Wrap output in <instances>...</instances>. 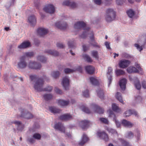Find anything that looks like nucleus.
Returning <instances> with one entry per match:
<instances>
[{
	"label": "nucleus",
	"mask_w": 146,
	"mask_h": 146,
	"mask_svg": "<svg viewBox=\"0 0 146 146\" xmlns=\"http://www.w3.org/2000/svg\"><path fill=\"white\" fill-rule=\"evenodd\" d=\"M31 81L35 82L34 84V88L38 92L46 91L50 92L52 89V87L50 86H48L46 88H43L44 81L40 78H38L35 75H31L29 76Z\"/></svg>",
	"instance_id": "1"
},
{
	"label": "nucleus",
	"mask_w": 146,
	"mask_h": 146,
	"mask_svg": "<svg viewBox=\"0 0 146 146\" xmlns=\"http://www.w3.org/2000/svg\"><path fill=\"white\" fill-rule=\"evenodd\" d=\"M115 17V11L112 9H108L106 12V20L108 22H110L113 20Z\"/></svg>",
	"instance_id": "2"
},
{
	"label": "nucleus",
	"mask_w": 146,
	"mask_h": 146,
	"mask_svg": "<svg viewBox=\"0 0 146 146\" xmlns=\"http://www.w3.org/2000/svg\"><path fill=\"white\" fill-rule=\"evenodd\" d=\"M17 66L18 68L23 69L26 68L27 66V63L25 56H21L20 58L19 61L17 62Z\"/></svg>",
	"instance_id": "3"
},
{
	"label": "nucleus",
	"mask_w": 146,
	"mask_h": 146,
	"mask_svg": "<svg viewBox=\"0 0 146 146\" xmlns=\"http://www.w3.org/2000/svg\"><path fill=\"white\" fill-rule=\"evenodd\" d=\"M20 111V117L28 119L32 118L33 117V116L32 113L25 109H21Z\"/></svg>",
	"instance_id": "4"
},
{
	"label": "nucleus",
	"mask_w": 146,
	"mask_h": 146,
	"mask_svg": "<svg viewBox=\"0 0 146 146\" xmlns=\"http://www.w3.org/2000/svg\"><path fill=\"white\" fill-rule=\"evenodd\" d=\"M108 112L109 113V117L113 119V120L115 121L117 127H120L121 126V123L116 120V116L113 112L111 109H110L108 110Z\"/></svg>",
	"instance_id": "5"
},
{
	"label": "nucleus",
	"mask_w": 146,
	"mask_h": 146,
	"mask_svg": "<svg viewBox=\"0 0 146 146\" xmlns=\"http://www.w3.org/2000/svg\"><path fill=\"white\" fill-rule=\"evenodd\" d=\"M43 10L44 11L47 13L52 14L55 12V8L52 5L48 4L44 8Z\"/></svg>",
	"instance_id": "6"
},
{
	"label": "nucleus",
	"mask_w": 146,
	"mask_h": 146,
	"mask_svg": "<svg viewBox=\"0 0 146 146\" xmlns=\"http://www.w3.org/2000/svg\"><path fill=\"white\" fill-rule=\"evenodd\" d=\"M97 135L100 138L106 141H108L109 139L108 135L104 131L101 132L99 131L97 132Z\"/></svg>",
	"instance_id": "7"
},
{
	"label": "nucleus",
	"mask_w": 146,
	"mask_h": 146,
	"mask_svg": "<svg viewBox=\"0 0 146 146\" xmlns=\"http://www.w3.org/2000/svg\"><path fill=\"white\" fill-rule=\"evenodd\" d=\"M62 84L66 90L68 89L69 85V79L68 77L65 76L63 78Z\"/></svg>",
	"instance_id": "8"
},
{
	"label": "nucleus",
	"mask_w": 146,
	"mask_h": 146,
	"mask_svg": "<svg viewBox=\"0 0 146 146\" xmlns=\"http://www.w3.org/2000/svg\"><path fill=\"white\" fill-rule=\"evenodd\" d=\"M130 63V62L127 60H121L119 62V66L121 68H124L127 67Z\"/></svg>",
	"instance_id": "9"
},
{
	"label": "nucleus",
	"mask_w": 146,
	"mask_h": 146,
	"mask_svg": "<svg viewBox=\"0 0 146 146\" xmlns=\"http://www.w3.org/2000/svg\"><path fill=\"white\" fill-rule=\"evenodd\" d=\"M31 46V43L29 41H25L22 42L18 46V48L19 49L26 48Z\"/></svg>",
	"instance_id": "10"
},
{
	"label": "nucleus",
	"mask_w": 146,
	"mask_h": 146,
	"mask_svg": "<svg viewBox=\"0 0 146 146\" xmlns=\"http://www.w3.org/2000/svg\"><path fill=\"white\" fill-rule=\"evenodd\" d=\"M112 69L111 67H108V72L107 73V76L109 82L108 86L109 87L112 81Z\"/></svg>",
	"instance_id": "11"
},
{
	"label": "nucleus",
	"mask_w": 146,
	"mask_h": 146,
	"mask_svg": "<svg viewBox=\"0 0 146 146\" xmlns=\"http://www.w3.org/2000/svg\"><path fill=\"white\" fill-rule=\"evenodd\" d=\"M55 26L60 29H64L67 27V23L65 22H58L56 23Z\"/></svg>",
	"instance_id": "12"
},
{
	"label": "nucleus",
	"mask_w": 146,
	"mask_h": 146,
	"mask_svg": "<svg viewBox=\"0 0 146 146\" xmlns=\"http://www.w3.org/2000/svg\"><path fill=\"white\" fill-rule=\"evenodd\" d=\"M63 5L68 6L72 8H74L76 7V4L74 2L71 1L70 0H67L63 2Z\"/></svg>",
	"instance_id": "13"
},
{
	"label": "nucleus",
	"mask_w": 146,
	"mask_h": 146,
	"mask_svg": "<svg viewBox=\"0 0 146 146\" xmlns=\"http://www.w3.org/2000/svg\"><path fill=\"white\" fill-rule=\"evenodd\" d=\"M54 128L62 132H65V128L63 126V125L60 123L59 122L55 124L54 126Z\"/></svg>",
	"instance_id": "14"
},
{
	"label": "nucleus",
	"mask_w": 146,
	"mask_h": 146,
	"mask_svg": "<svg viewBox=\"0 0 146 146\" xmlns=\"http://www.w3.org/2000/svg\"><path fill=\"white\" fill-rule=\"evenodd\" d=\"M86 26V24L84 22L79 21L75 23L74 27L75 29H78L84 28Z\"/></svg>",
	"instance_id": "15"
},
{
	"label": "nucleus",
	"mask_w": 146,
	"mask_h": 146,
	"mask_svg": "<svg viewBox=\"0 0 146 146\" xmlns=\"http://www.w3.org/2000/svg\"><path fill=\"white\" fill-rule=\"evenodd\" d=\"M48 32V29L43 28H39L37 30L38 35L40 36H42L46 35Z\"/></svg>",
	"instance_id": "16"
},
{
	"label": "nucleus",
	"mask_w": 146,
	"mask_h": 146,
	"mask_svg": "<svg viewBox=\"0 0 146 146\" xmlns=\"http://www.w3.org/2000/svg\"><path fill=\"white\" fill-rule=\"evenodd\" d=\"M59 118L62 120L67 121L72 119L73 117L72 115L67 113L60 116Z\"/></svg>",
	"instance_id": "17"
},
{
	"label": "nucleus",
	"mask_w": 146,
	"mask_h": 146,
	"mask_svg": "<svg viewBox=\"0 0 146 146\" xmlns=\"http://www.w3.org/2000/svg\"><path fill=\"white\" fill-rule=\"evenodd\" d=\"M17 126V129L19 131H22L24 129V125L21 122L19 121H16L12 122Z\"/></svg>",
	"instance_id": "18"
},
{
	"label": "nucleus",
	"mask_w": 146,
	"mask_h": 146,
	"mask_svg": "<svg viewBox=\"0 0 146 146\" xmlns=\"http://www.w3.org/2000/svg\"><path fill=\"white\" fill-rule=\"evenodd\" d=\"M132 114L134 115L136 117H138V115L137 114L136 111L134 110H130L127 111L125 113L124 115L126 117H127L130 116Z\"/></svg>",
	"instance_id": "19"
},
{
	"label": "nucleus",
	"mask_w": 146,
	"mask_h": 146,
	"mask_svg": "<svg viewBox=\"0 0 146 146\" xmlns=\"http://www.w3.org/2000/svg\"><path fill=\"white\" fill-rule=\"evenodd\" d=\"M28 21L32 26L35 25L36 23V18L34 15H31L28 18Z\"/></svg>",
	"instance_id": "20"
},
{
	"label": "nucleus",
	"mask_w": 146,
	"mask_h": 146,
	"mask_svg": "<svg viewBox=\"0 0 146 146\" xmlns=\"http://www.w3.org/2000/svg\"><path fill=\"white\" fill-rule=\"evenodd\" d=\"M127 80L125 78H123L120 80L119 82V85L121 90H124L126 87Z\"/></svg>",
	"instance_id": "21"
},
{
	"label": "nucleus",
	"mask_w": 146,
	"mask_h": 146,
	"mask_svg": "<svg viewBox=\"0 0 146 146\" xmlns=\"http://www.w3.org/2000/svg\"><path fill=\"white\" fill-rule=\"evenodd\" d=\"M89 121L86 120L82 121L80 124L83 129H85L87 128L89 125Z\"/></svg>",
	"instance_id": "22"
},
{
	"label": "nucleus",
	"mask_w": 146,
	"mask_h": 146,
	"mask_svg": "<svg viewBox=\"0 0 146 146\" xmlns=\"http://www.w3.org/2000/svg\"><path fill=\"white\" fill-rule=\"evenodd\" d=\"M45 52L54 56H57L59 54V52L57 51L54 50H47L45 51Z\"/></svg>",
	"instance_id": "23"
},
{
	"label": "nucleus",
	"mask_w": 146,
	"mask_h": 146,
	"mask_svg": "<svg viewBox=\"0 0 146 146\" xmlns=\"http://www.w3.org/2000/svg\"><path fill=\"white\" fill-rule=\"evenodd\" d=\"M85 68L86 72L89 74H92L94 71V68L90 65L86 66Z\"/></svg>",
	"instance_id": "24"
},
{
	"label": "nucleus",
	"mask_w": 146,
	"mask_h": 146,
	"mask_svg": "<svg viewBox=\"0 0 146 146\" xmlns=\"http://www.w3.org/2000/svg\"><path fill=\"white\" fill-rule=\"evenodd\" d=\"M88 139L86 135L84 134L82 138L81 141L79 143V144L80 145H82L88 140Z\"/></svg>",
	"instance_id": "25"
},
{
	"label": "nucleus",
	"mask_w": 146,
	"mask_h": 146,
	"mask_svg": "<svg viewBox=\"0 0 146 146\" xmlns=\"http://www.w3.org/2000/svg\"><path fill=\"white\" fill-rule=\"evenodd\" d=\"M93 109L95 112H97L99 114L102 113L104 111V110L102 109L96 105H94Z\"/></svg>",
	"instance_id": "26"
},
{
	"label": "nucleus",
	"mask_w": 146,
	"mask_h": 146,
	"mask_svg": "<svg viewBox=\"0 0 146 146\" xmlns=\"http://www.w3.org/2000/svg\"><path fill=\"white\" fill-rule=\"evenodd\" d=\"M127 72L129 73H138L139 71L135 67L133 66H130L127 69Z\"/></svg>",
	"instance_id": "27"
},
{
	"label": "nucleus",
	"mask_w": 146,
	"mask_h": 146,
	"mask_svg": "<svg viewBox=\"0 0 146 146\" xmlns=\"http://www.w3.org/2000/svg\"><path fill=\"white\" fill-rule=\"evenodd\" d=\"M58 103L59 105L61 106H66L69 104V101L62 100H58Z\"/></svg>",
	"instance_id": "28"
},
{
	"label": "nucleus",
	"mask_w": 146,
	"mask_h": 146,
	"mask_svg": "<svg viewBox=\"0 0 146 146\" xmlns=\"http://www.w3.org/2000/svg\"><path fill=\"white\" fill-rule=\"evenodd\" d=\"M90 28L89 27H85L84 29L85 31L83 32L82 34L80 35V37L82 38H85L87 34H89L90 32L89 31V30Z\"/></svg>",
	"instance_id": "29"
},
{
	"label": "nucleus",
	"mask_w": 146,
	"mask_h": 146,
	"mask_svg": "<svg viewBox=\"0 0 146 146\" xmlns=\"http://www.w3.org/2000/svg\"><path fill=\"white\" fill-rule=\"evenodd\" d=\"M36 64V62L30 61L29 62L28 66L31 69H37L39 67L35 66V65Z\"/></svg>",
	"instance_id": "30"
},
{
	"label": "nucleus",
	"mask_w": 146,
	"mask_h": 146,
	"mask_svg": "<svg viewBox=\"0 0 146 146\" xmlns=\"http://www.w3.org/2000/svg\"><path fill=\"white\" fill-rule=\"evenodd\" d=\"M122 123L124 126L127 127H131L133 125V123L125 119L122 120Z\"/></svg>",
	"instance_id": "31"
},
{
	"label": "nucleus",
	"mask_w": 146,
	"mask_h": 146,
	"mask_svg": "<svg viewBox=\"0 0 146 146\" xmlns=\"http://www.w3.org/2000/svg\"><path fill=\"white\" fill-rule=\"evenodd\" d=\"M97 95L98 97L101 99H103L104 97V93L102 90L98 89L97 90Z\"/></svg>",
	"instance_id": "32"
},
{
	"label": "nucleus",
	"mask_w": 146,
	"mask_h": 146,
	"mask_svg": "<svg viewBox=\"0 0 146 146\" xmlns=\"http://www.w3.org/2000/svg\"><path fill=\"white\" fill-rule=\"evenodd\" d=\"M135 86L137 90H140L141 87L140 82L138 79L137 78H136L134 82Z\"/></svg>",
	"instance_id": "33"
},
{
	"label": "nucleus",
	"mask_w": 146,
	"mask_h": 146,
	"mask_svg": "<svg viewBox=\"0 0 146 146\" xmlns=\"http://www.w3.org/2000/svg\"><path fill=\"white\" fill-rule=\"evenodd\" d=\"M90 79L91 82L93 85H96L98 84V81L96 78L91 77L90 78Z\"/></svg>",
	"instance_id": "34"
},
{
	"label": "nucleus",
	"mask_w": 146,
	"mask_h": 146,
	"mask_svg": "<svg viewBox=\"0 0 146 146\" xmlns=\"http://www.w3.org/2000/svg\"><path fill=\"white\" fill-rule=\"evenodd\" d=\"M145 42L141 46H140L138 44H134L136 48L137 49L139 52H141L143 50V48H145Z\"/></svg>",
	"instance_id": "35"
},
{
	"label": "nucleus",
	"mask_w": 146,
	"mask_h": 146,
	"mask_svg": "<svg viewBox=\"0 0 146 146\" xmlns=\"http://www.w3.org/2000/svg\"><path fill=\"white\" fill-rule=\"evenodd\" d=\"M49 109L51 112L53 113H59L60 110L54 107H50L49 108Z\"/></svg>",
	"instance_id": "36"
},
{
	"label": "nucleus",
	"mask_w": 146,
	"mask_h": 146,
	"mask_svg": "<svg viewBox=\"0 0 146 146\" xmlns=\"http://www.w3.org/2000/svg\"><path fill=\"white\" fill-rule=\"evenodd\" d=\"M60 74V73L58 71H54L51 74V76L54 78L56 79L58 78Z\"/></svg>",
	"instance_id": "37"
},
{
	"label": "nucleus",
	"mask_w": 146,
	"mask_h": 146,
	"mask_svg": "<svg viewBox=\"0 0 146 146\" xmlns=\"http://www.w3.org/2000/svg\"><path fill=\"white\" fill-rule=\"evenodd\" d=\"M116 98L121 103L123 104V100L122 99L121 94L120 93L117 92L115 95Z\"/></svg>",
	"instance_id": "38"
},
{
	"label": "nucleus",
	"mask_w": 146,
	"mask_h": 146,
	"mask_svg": "<svg viewBox=\"0 0 146 146\" xmlns=\"http://www.w3.org/2000/svg\"><path fill=\"white\" fill-rule=\"evenodd\" d=\"M127 13L128 16L130 18H132L134 15L135 13L134 11L131 9H130L127 11Z\"/></svg>",
	"instance_id": "39"
},
{
	"label": "nucleus",
	"mask_w": 146,
	"mask_h": 146,
	"mask_svg": "<svg viewBox=\"0 0 146 146\" xmlns=\"http://www.w3.org/2000/svg\"><path fill=\"white\" fill-rule=\"evenodd\" d=\"M82 56L88 62H91L92 61L90 57L87 54H83Z\"/></svg>",
	"instance_id": "40"
},
{
	"label": "nucleus",
	"mask_w": 146,
	"mask_h": 146,
	"mask_svg": "<svg viewBox=\"0 0 146 146\" xmlns=\"http://www.w3.org/2000/svg\"><path fill=\"white\" fill-rule=\"evenodd\" d=\"M15 0H10L9 2H7L6 5V7L8 8L11 6H13L15 3Z\"/></svg>",
	"instance_id": "41"
},
{
	"label": "nucleus",
	"mask_w": 146,
	"mask_h": 146,
	"mask_svg": "<svg viewBox=\"0 0 146 146\" xmlns=\"http://www.w3.org/2000/svg\"><path fill=\"white\" fill-rule=\"evenodd\" d=\"M112 108L113 111L117 112H119L121 111L120 109L115 104H112Z\"/></svg>",
	"instance_id": "42"
},
{
	"label": "nucleus",
	"mask_w": 146,
	"mask_h": 146,
	"mask_svg": "<svg viewBox=\"0 0 146 146\" xmlns=\"http://www.w3.org/2000/svg\"><path fill=\"white\" fill-rule=\"evenodd\" d=\"M44 99L46 101H48L52 98V96L50 94H46L43 95Z\"/></svg>",
	"instance_id": "43"
},
{
	"label": "nucleus",
	"mask_w": 146,
	"mask_h": 146,
	"mask_svg": "<svg viewBox=\"0 0 146 146\" xmlns=\"http://www.w3.org/2000/svg\"><path fill=\"white\" fill-rule=\"evenodd\" d=\"M37 59L38 60L43 63L45 62L47 60L46 58L42 56H38Z\"/></svg>",
	"instance_id": "44"
},
{
	"label": "nucleus",
	"mask_w": 146,
	"mask_h": 146,
	"mask_svg": "<svg viewBox=\"0 0 146 146\" xmlns=\"http://www.w3.org/2000/svg\"><path fill=\"white\" fill-rule=\"evenodd\" d=\"M116 74L117 76H119L125 74V72L121 69H117L115 71Z\"/></svg>",
	"instance_id": "45"
},
{
	"label": "nucleus",
	"mask_w": 146,
	"mask_h": 146,
	"mask_svg": "<svg viewBox=\"0 0 146 146\" xmlns=\"http://www.w3.org/2000/svg\"><path fill=\"white\" fill-rule=\"evenodd\" d=\"M68 45L70 48H73L75 47L74 42L73 40H70L68 42Z\"/></svg>",
	"instance_id": "46"
},
{
	"label": "nucleus",
	"mask_w": 146,
	"mask_h": 146,
	"mask_svg": "<svg viewBox=\"0 0 146 146\" xmlns=\"http://www.w3.org/2000/svg\"><path fill=\"white\" fill-rule=\"evenodd\" d=\"M119 140L120 141L123 146H130L128 142L123 139L119 138Z\"/></svg>",
	"instance_id": "47"
},
{
	"label": "nucleus",
	"mask_w": 146,
	"mask_h": 146,
	"mask_svg": "<svg viewBox=\"0 0 146 146\" xmlns=\"http://www.w3.org/2000/svg\"><path fill=\"white\" fill-rule=\"evenodd\" d=\"M34 55V53L33 52H27L24 53V54L22 56H25L28 57H31Z\"/></svg>",
	"instance_id": "48"
},
{
	"label": "nucleus",
	"mask_w": 146,
	"mask_h": 146,
	"mask_svg": "<svg viewBox=\"0 0 146 146\" xmlns=\"http://www.w3.org/2000/svg\"><path fill=\"white\" fill-rule=\"evenodd\" d=\"M135 66L136 68L138 69L137 70L139 71V72L138 73L140 74H142L143 73V69L141 67L140 64H136Z\"/></svg>",
	"instance_id": "49"
},
{
	"label": "nucleus",
	"mask_w": 146,
	"mask_h": 146,
	"mask_svg": "<svg viewBox=\"0 0 146 146\" xmlns=\"http://www.w3.org/2000/svg\"><path fill=\"white\" fill-rule=\"evenodd\" d=\"M92 56L96 59H98L99 57L98 54V52L97 51L93 50L91 52Z\"/></svg>",
	"instance_id": "50"
},
{
	"label": "nucleus",
	"mask_w": 146,
	"mask_h": 146,
	"mask_svg": "<svg viewBox=\"0 0 146 146\" xmlns=\"http://www.w3.org/2000/svg\"><path fill=\"white\" fill-rule=\"evenodd\" d=\"M81 109L84 112L86 113H90V110L86 106H82L81 107Z\"/></svg>",
	"instance_id": "51"
},
{
	"label": "nucleus",
	"mask_w": 146,
	"mask_h": 146,
	"mask_svg": "<svg viewBox=\"0 0 146 146\" xmlns=\"http://www.w3.org/2000/svg\"><path fill=\"white\" fill-rule=\"evenodd\" d=\"M100 121L103 123L108 124V121L107 119L104 118H100L99 119Z\"/></svg>",
	"instance_id": "52"
},
{
	"label": "nucleus",
	"mask_w": 146,
	"mask_h": 146,
	"mask_svg": "<svg viewBox=\"0 0 146 146\" xmlns=\"http://www.w3.org/2000/svg\"><path fill=\"white\" fill-rule=\"evenodd\" d=\"M108 131L110 133L113 134H117V132L116 131L111 128H109L107 129Z\"/></svg>",
	"instance_id": "53"
},
{
	"label": "nucleus",
	"mask_w": 146,
	"mask_h": 146,
	"mask_svg": "<svg viewBox=\"0 0 146 146\" xmlns=\"http://www.w3.org/2000/svg\"><path fill=\"white\" fill-rule=\"evenodd\" d=\"M33 137L36 139L39 140L41 138V135L39 133H36L33 135Z\"/></svg>",
	"instance_id": "54"
},
{
	"label": "nucleus",
	"mask_w": 146,
	"mask_h": 146,
	"mask_svg": "<svg viewBox=\"0 0 146 146\" xmlns=\"http://www.w3.org/2000/svg\"><path fill=\"white\" fill-rule=\"evenodd\" d=\"M75 71V70H74L71 69L69 68H65L64 70V71L66 74L72 73Z\"/></svg>",
	"instance_id": "55"
},
{
	"label": "nucleus",
	"mask_w": 146,
	"mask_h": 146,
	"mask_svg": "<svg viewBox=\"0 0 146 146\" xmlns=\"http://www.w3.org/2000/svg\"><path fill=\"white\" fill-rule=\"evenodd\" d=\"M83 95L85 97H88L89 96V91L88 90H86L83 92Z\"/></svg>",
	"instance_id": "56"
},
{
	"label": "nucleus",
	"mask_w": 146,
	"mask_h": 146,
	"mask_svg": "<svg viewBox=\"0 0 146 146\" xmlns=\"http://www.w3.org/2000/svg\"><path fill=\"white\" fill-rule=\"evenodd\" d=\"M133 137V133L131 131L128 132L127 135H126V137L129 139L132 138Z\"/></svg>",
	"instance_id": "57"
},
{
	"label": "nucleus",
	"mask_w": 146,
	"mask_h": 146,
	"mask_svg": "<svg viewBox=\"0 0 146 146\" xmlns=\"http://www.w3.org/2000/svg\"><path fill=\"white\" fill-rule=\"evenodd\" d=\"M57 46L60 48H64V45L62 43L58 42L56 44Z\"/></svg>",
	"instance_id": "58"
},
{
	"label": "nucleus",
	"mask_w": 146,
	"mask_h": 146,
	"mask_svg": "<svg viewBox=\"0 0 146 146\" xmlns=\"http://www.w3.org/2000/svg\"><path fill=\"white\" fill-rule=\"evenodd\" d=\"M122 56L127 58H129L131 57V55L125 53H123L122 54Z\"/></svg>",
	"instance_id": "59"
},
{
	"label": "nucleus",
	"mask_w": 146,
	"mask_h": 146,
	"mask_svg": "<svg viewBox=\"0 0 146 146\" xmlns=\"http://www.w3.org/2000/svg\"><path fill=\"white\" fill-rule=\"evenodd\" d=\"M136 101L138 102H141L142 100V98L141 96H138L137 97H136L135 99Z\"/></svg>",
	"instance_id": "60"
},
{
	"label": "nucleus",
	"mask_w": 146,
	"mask_h": 146,
	"mask_svg": "<svg viewBox=\"0 0 146 146\" xmlns=\"http://www.w3.org/2000/svg\"><path fill=\"white\" fill-rule=\"evenodd\" d=\"M55 91L58 94H61L62 93L61 90L58 88H55L54 89Z\"/></svg>",
	"instance_id": "61"
},
{
	"label": "nucleus",
	"mask_w": 146,
	"mask_h": 146,
	"mask_svg": "<svg viewBox=\"0 0 146 146\" xmlns=\"http://www.w3.org/2000/svg\"><path fill=\"white\" fill-rule=\"evenodd\" d=\"M116 2L117 4L119 5H122L123 3L124 2L123 1L121 0H116Z\"/></svg>",
	"instance_id": "62"
},
{
	"label": "nucleus",
	"mask_w": 146,
	"mask_h": 146,
	"mask_svg": "<svg viewBox=\"0 0 146 146\" xmlns=\"http://www.w3.org/2000/svg\"><path fill=\"white\" fill-rule=\"evenodd\" d=\"M39 127V125L38 124L36 123L35 124L33 127V128H34V130H33V131H35V129H36L38 128Z\"/></svg>",
	"instance_id": "63"
},
{
	"label": "nucleus",
	"mask_w": 146,
	"mask_h": 146,
	"mask_svg": "<svg viewBox=\"0 0 146 146\" xmlns=\"http://www.w3.org/2000/svg\"><path fill=\"white\" fill-rule=\"evenodd\" d=\"M110 43L108 42H106L105 43V45H106V48L108 49H111V48L110 46Z\"/></svg>",
	"instance_id": "64"
}]
</instances>
